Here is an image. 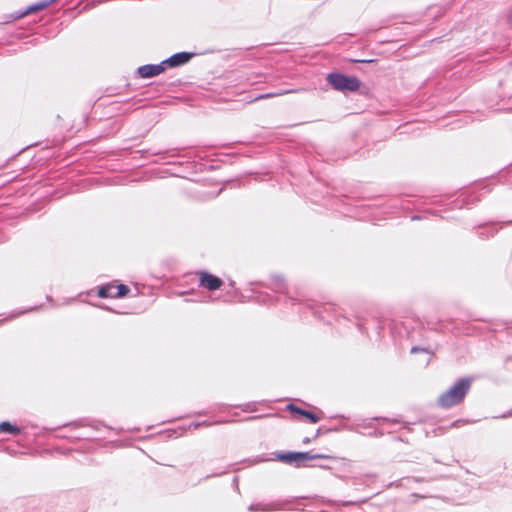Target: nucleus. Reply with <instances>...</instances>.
I'll return each mask as SVG.
<instances>
[{
  "instance_id": "obj_1",
  "label": "nucleus",
  "mask_w": 512,
  "mask_h": 512,
  "mask_svg": "<svg viewBox=\"0 0 512 512\" xmlns=\"http://www.w3.org/2000/svg\"><path fill=\"white\" fill-rule=\"evenodd\" d=\"M471 387L469 378H461L447 391L443 392L437 400L438 406L449 409L463 402Z\"/></svg>"
},
{
  "instance_id": "obj_2",
  "label": "nucleus",
  "mask_w": 512,
  "mask_h": 512,
  "mask_svg": "<svg viewBox=\"0 0 512 512\" xmlns=\"http://www.w3.org/2000/svg\"><path fill=\"white\" fill-rule=\"evenodd\" d=\"M276 459L286 464H295L301 466L305 461L314 459H331L334 461H340L342 465L349 463L346 459H338L334 456L326 454H313L312 452H287L276 455Z\"/></svg>"
},
{
  "instance_id": "obj_3",
  "label": "nucleus",
  "mask_w": 512,
  "mask_h": 512,
  "mask_svg": "<svg viewBox=\"0 0 512 512\" xmlns=\"http://www.w3.org/2000/svg\"><path fill=\"white\" fill-rule=\"evenodd\" d=\"M326 80L334 90L341 92H355L361 85L358 78L340 72L329 73Z\"/></svg>"
},
{
  "instance_id": "obj_4",
  "label": "nucleus",
  "mask_w": 512,
  "mask_h": 512,
  "mask_svg": "<svg viewBox=\"0 0 512 512\" xmlns=\"http://www.w3.org/2000/svg\"><path fill=\"white\" fill-rule=\"evenodd\" d=\"M269 288L273 292L287 294V299L290 301L291 305H295L303 301V296L300 293L296 292L294 295L287 291L286 283L281 276H273L271 278Z\"/></svg>"
},
{
  "instance_id": "obj_5",
  "label": "nucleus",
  "mask_w": 512,
  "mask_h": 512,
  "mask_svg": "<svg viewBox=\"0 0 512 512\" xmlns=\"http://www.w3.org/2000/svg\"><path fill=\"white\" fill-rule=\"evenodd\" d=\"M248 292V297L258 303L261 304H272L276 302V298L267 292L262 290V286L260 284L251 283L249 288L245 290Z\"/></svg>"
},
{
  "instance_id": "obj_6",
  "label": "nucleus",
  "mask_w": 512,
  "mask_h": 512,
  "mask_svg": "<svg viewBox=\"0 0 512 512\" xmlns=\"http://www.w3.org/2000/svg\"><path fill=\"white\" fill-rule=\"evenodd\" d=\"M288 500H275L270 502H258L252 503L248 506L250 512H272L284 509L289 503Z\"/></svg>"
},
{
  "instance_id": "obj_7",
  "label": "nucleus",
  "mask_w": 512,
  "mask_h": 512,
  "mask_svg": "<svg viewBox=\"0 0 512 512\" xmlns=\"http://www.w3.org/2000/svg\"><path fill=\"white\" fill-rule=\"evenodd\" d=\"M196 274L199 277V286L208 291L218 290L223 285V281L219 277L207 271H199Z\"/></svg>"
},
{
  "instance_id": "obj_8",
  "label": "nucleus",
  "mask_w": 512,
  "mask_h": 512,
  "mask_svg": "<svg viewBox=\"0 0 512 512\" xmlns=\"http://www.w3.org/2000/svg\"><path fill=\"white\" fill-rule=\"evenodd\" d=\"M195 55L196 53L193 52H178L163 60V64L165 65L166 69L167 67H179L188 63Z\"/></svg>"
},
{
  "instance_id": "obj_9",
  "label": "nucleus",
  "mask_w": 512,
  "mask_h": 512,
  "mask_svg": "<svg viewBox=\"0 0 512 512\" xmlns=\"http://www.w3.org/2000/svg\"><path fill=\"white\" fill-rule=\"evenodd\" d=\"M165 70H166V68L162 61L159 64H146V65L140 66L137 69V73H138L139 77H141V78H151V77L160 75Z\"/></svg>"
},
{
  "instance_id": "obj_10",
  "label": "nucleus",
  "mask_w": 512,
  "mask_h": 512,
  "mask_svg": "<svg viewBox=\"0 0 512 512\" xmlns=\"http://www.w3.org/2000/svg\"><path fill=\"white\" fill-rule=\"evenodd\" d=\"M460 198L461 199H457L455 203V207L457 208L468 207L471 203L479 200V197L474 195V192H471L469 194L462 193L460 195Z\"/></svg>"
},
{
  "instance_id": "obj_11",
  "label": "nucleus",
  "mask_w": 512,
  "mask_h": 512,
  "mask_svg": "<svg viewBox=\"0 0 512 512\" xmlns=\"http://www.w3.org/2000/svg\"><path fill=\"white\" fill-rule=\"evenodd\" d=\"M115 285L114 284H106L98 289V296L101 298H115Z\"/></svg>"
},
{
  "instance_id": "obj_12",
  "label": "nucleus",
  "mask_w": 512,
  "mask_h": 512,
  "mask_svg": "<svg viewBox=\"0 0 512 512\" xmlns=\"http://www.w3.org/2000/svg\"><path fill=\"white\" fill-rule=\"evenodd\" d=\"M0 432L9 433L12 435H18V434H20L21 429L18 426L13 425L8 421H4V422L0 423Z\"/></svg>"
},
{
  "instance_id": "obj_13",
  "label": "nucleus",
  "mask_w": 512,
  "mask_h": 512,
  "mask_svg": "<svg viewBox=\"0 0 512 512\" xmlns=\"http://www.w3.org/2000/svg\"><path fill=\"white\" fill-rule=\"evenodd\" d=\"M84 426H90L91 428H93L95 430H99L100 427L102 426V424L97 421H93L91 423H86L84 421H80V422H73V423L64 425V427H69L71 429H76V428L84 427Z\"/></svg>"
},
{
  "instance_id": "obj_14",
  "label": "nucleus",
  "mask_w": 512,
  "mask_h": 512,
  "mask_svg": "<svg viewBox=\"0 0 512 512\" xmlns=\"http://www.w3.org/2000/svg\"><path fill=\"white\" fill-rule=\"evenodd\" d=\"M53 2H54V0H45V1H41L37 4L31 5L30 7L27 8V10L22 15H26L31 12L43 10V9L47 8Z\"/></svg>"
},
{
  "instance_id": "obj_15",
  "label": "nucleus",
  "mask_w": 512,
  "mask_h": 512,
  "mask_svg": "<svg viewBox=\"0 0 512 512\" xmlns=\"http://www.w3.org/2000/svg\"><path fill=\"white\" fill-rule=\"evenodd\" d=\"M498 232V229H496L495 224L485 225L480 228V231L478 232L480 237H489L494 236Z\"/></svg>"
},
{
  "instance_id": "obj_16",
  "label": "nucleus",
  "mask_w": 512,
  "mask_h": 512,
  "mask_svg": "<svg viewBox=\"0 0 512 512\" xmlns=\"http://www.w3.org/2000/svg\"><path fill=\"white\" fill-rule=\"evenodd\" d=\"M295 91L296 90H279V91H275V92H270V93L258 95L257 97H255L254 100L269 99V98H273V97H276V96H281V95H284V94L293 93Z\"/></svg>"
},
{
  "instance_id": "obj_17",
  "label": "nucleus",
  "mask_w": 512,
  "mask_h": 512,
  "mask_svg": "<svg viewBox=\"0 0 512 512\" xmlns=\"http://www.w3.org/2000/svg\"><path fill=\"white\" fill-rule=\"evenodd\" d=\"M115 290V298L124 297L129 292L128 286L124 284L115 285Z\"/></svg>"
},
{
  "instance_id": "obj_18",
  "label": "nucleus",
  "mask_w": 512,
  "mask_h": 512,
  "mask_svg": "<svg viewBox=\"0 0 512 512\" xmlns=\"http://www.w3.org/2000/svg\"><path fill=\"white\" fill-rule=\"evenodd\" d=\"M257 402H248L240 405L239 407L243 412H255L257 410Z\"/></svg>"
},
{
  "instance_id": "obj_19",
  "label": "nucleus",
  "mask_w": 512,
  "mask_h": 512,
  "mask_svg": "<svg viewBox=\"0 0 512 512\" xmlns=\"http://www.w3.org/2000/svg\"><path fill=\"white\" fill-rule=\"evenodd\" d=\"M287 410L292 412V413H296L298 415H301V416H306V413H307L306 410H303V409L299 408L298 406H296L294 404H288L287 405Z\"/></svg>"
},
{
  "instance_id": "obj_20",
  "label": "nucleus",
  "mask_w": 512,
  "mask_h": 512,
  "mask_svg": "<svg viewBox=\"0 0 512 512\" xmlns=\"http://www.w3.org/2000/svg\"><path fill=\"white\" fill-rule=\"evenodd\" d=\"M379 422V425L384 428V425L386 424H392V423H398L397 419H388V418H382V419H375Z\"/></svg>"
},
{
  "instance_id": "obj_21",
  "label": "nucleus",
  "mask_w": 512,
  "mask_h": 512,
  "mask_svg": "<svg viewBox=\"0 0 512 512\" xmlns=\"http://www.w3.org/2000/svg\"><path fill=\"white\" fill-rule=\"evenodd\" d=\"M470 423H474V421L459 419V420L454 421L451 424V426L457 428V427H460L462 425H466V424H470Z\"/></svg>"
},
{
  "instance_id": "obj_22",
  "label": "nucleus",
  "mask_w": 512,
  "mask_h": 512,
  "mask_svg": "<svg viewBox=\"0 0 512 512\" xmlns=\"http://www.w3.org/2000/svg\"><path fill=\"white\" fill-rule=\"evenodd\" d=\"M311 423H317L320 418L316 415V414H313L309 411H307L306 413V416H305Z\"/></svg>"
},
{
  "instance_id": "obj_23",
  "label": "nucleus",
  "mask_w": 512,
  "mask_h": 512,
  "mask_svg": "<svg viewBox=\"0 0 512 512\" xmlns=\"http://www.w3.org/2000/svg\"><path fill=\"white\" fill-rule=\"evenodd\" d=\"M263 461H264V459L260 456L245 460V462L248 463V465H255V464L261 463Z\"/></svg>"
},
{
  "instance_id": "obj_24",
  "label": "nucleus",
  "mask_w": 512,
  "mask_h": 512,
  "mask_svg": "<svg viewBox=\"0 0 512 512\" xmlns=\"http://www.w3.org/2000/svg\"><path fill=\"white\" fill-rule=\"evenodd\" d=\"M212 424L213 423H210V422H207V421L194 422V423L191 424V427H193L194 429H198L201 426H211Z\"/></svg>"
},
{
  "instance_id": "obj_25",
  "label": "nucleus",
  "mask_w": 512,
  "mask_h": 512,
  "mask_svg": "<svg viewBox=\"0 0 512 512\" xmlns=\"http://www.w3.org/2000/svg\"><path fill=\"white\" fill-rule=\"evenodd\" d=\"M420 351L421 352H427V349L426 348H421V347H418V346H413L411 348V353L412 354H415V353L420 352Z\"/></svg>"
},
{
  "instance_id": "obj_26",
  "label": "nucleus",
  "mask_w": 512,
  "mask_h": 512,
  "mask_svg": "<svg viewBox=\"0 0 512 512\" xmlns=\"http://www.w3.org/2000/svg\"><path fill=\"white\" fill-rule=\"evenodd\" d=\"M24 312H25V311H20V312H17V313H11L9 316H7V317L5 318V320H7V319H14L15 317H17V316H19V315L23 314Z\"/></svg>"
},
{
  "instance_id": "obj_27",
  "label": "nucleus",
  "mask_w": 512,
  "mask_h": 512,
  "mask_svg": "<svg viewBox=\"0 0 512 512\" xmlns=\"http://www.w3.org/2000/svg\"><path fill=\"white\" fill-rule=\"evenodd\" d=\"M317 467L322 468V469H326V470H332V469H334V467H333V466L326 465V464H319V465H317Z\"/></svg>"
},
{
  "instance_id": "obj_28",
  "label": "nucleus",
  "mask_w": 512,
  "mask_h": 512,
  "mask_svg": "<svg viewBox=\"0 0 512 512\" xmlns=\"http://www.w3.org/2000/svg\"><path fill=\"white\" fill-rule=\"evenodd\" d=\"M224 473H225V472H221V473H214V474H212V475H207V476L205 477V479H209L210 477H214V476H220V475H222V474H224Z\"/></svg>"
},
{
  "instance_id": "obj_29",
  "label": "nucleus",
  "mask_w": 512,
  "mask_h": 512,
  "mask_svg": "<svg viewBox=\"0 0 512 512\" xmlns=\"http://www.w3.org/2000/svg\"><path fill=\"white\" fill-rule=\"evenodd\" d=\"M72 438L74 439H82V438H88L87 435H75V436H72Z\"/></svg>"
},
{
  "instance_id": "obj_30",
  "label": "nucleus",
  "mask_w": 512,
  "mask_h": 512,
  "mask_svg": "<svg viewBox=\"0 0 512 512\" xmlns=\"http://www.w3.org/2000/svg\"><path fill=\"white\" fill-rule=\"evenodd\" d=\"M511 416H512V410L507 412V413H505V414H503L502 418L511 417Z\"/></svg>"
},
{
  "instance_id": "obj_31",
  "label": "nucleus",
  "mask_w": 512,
  "mask_h": 512,
  "mask_svg": "<svg viewBox=\"0 0 512 512\" xmlns=\"http://www.w3.org/2000/svg\"><path fill=\"white\" fill-rule=\"evenodd\" d=\"M310 442V439L308 437L304 438L303 443L308 444Z\"/></svg>"
},
{
  "instance_id": "obj_32",
  "label": "nucleus",
  "mask_w": 512,
  "mask_h": 512,
  "mask_svg": "<svg viewBox=\"0 0 512 512\" xmlns=\"http://www.w3.org/2000/svg\"><path fill=\"white\" fill-rule=\"evenodd\" d=\"M502 225H512V220L507 221V222H503Z\"/></svg>"
},
{
  "instance_id": "obj_33",
  "label": "nucleus",
  "mask_w": 512,
  "mask_h": 512,
  "mask_svg": "<svg viewBox=\"0 0 512 512\" xmlns=\"http://www.w3.org/2000/svg\"><path fill=\"white\" fill-rule=\"evenodd\" d=\"M261 416H255V417H248L246 418V420H252V419H257V418H260Z\"/></svg>"
},
{
  "instance_id": "obj_34",
  "label": "nucleus",
  "mask_w": 512,
  "mask_h": 512,
  "mask_svg": "<svg viewBox=\"0 0 512 512\" xmlns=\"http://www.w3.org/2000/svg\"><path fill=\"white\" fill-rule=\"evenodd\" d=\"M221 423H224V421H217V422H215V424H221Z\"/></svg>"
},
{
  "instance_id": "obj_35",
  "label": "nucleus",
  "mask_w": 512,
  "mask_h": 512,
  "mask_svg": "<svg viewBox=\"0 0 512 512\" xmlns=\"http://www.w3.org/2000/svg\"><path fill=\"white\" fill-rule=\"evenodd\" d=\"M335 476H336L337 478H341V479H342V476H340V475H338V474H335Z\"/></svg>"
}]
</instances>
